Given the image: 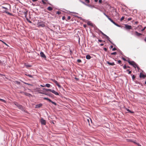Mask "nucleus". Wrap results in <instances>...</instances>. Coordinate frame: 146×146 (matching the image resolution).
<instances>
[{"instance_id": "f257e3e1", "label": "nucleus", "mask_w": 146, "mask_h": 146, "mask_svg": "<svg viewBox=\"0 0 146 146\" xmlns=\"http://www.w3.org/2000/svg\"><path fill=\"white\" fill-rule=\"evenodd\" d=\"M127 62L130 64L132 66L135 68H136V67L138 70H139L140 69L139 67L134 61H131L129 60H128Z\"/></svg>"}, {"instance_id": "f03ea898", "label": "nucleus", "mask_w": 146, "mask_h": 146, "mask_svg": "<svg viewBox=\"0 0 146 146\" xmlns=\"http://www.w3.org/2000/svg\"><path fill=\"white\" fill-rule=\"evenodd\" d=\"M14 104L21 111L24 112H25V110L24 108L22 106V105L19 104L17 102H14Z\"/></svg>"}, {"instance_id": "7ed1b4c3", "label": "nucleus", "mask_w": 146, "mask_h": 146, "mask_svg": "<svg viewBox=\"0 0 146 146\" xmlns=\"http://www.w3.org/2000/svg\"><path fill=\"white\" fill-rule=\"evenodd\" d=\"M98 31L100 32L102 34V35L104 36H105L107 40H108L112 44L114 45H114V44L110 40V38H109V37L106 35L104 34V33H103L99 29H98Z\"/></svg>"}, {"instance_id": "20e7f679", "label": "nucleus", "mask_w": 146, "mask_h": 146, "mask_svg": "<svg viewBox=\"0 0 146 146\" xmlns=\"http://www.w3.org/2000/svg\"><path fill=\"white\" fill-rule=\"evenodd\" d=\"M125 29L127 30L132 29V28L131 26L127 24H125Z\"/></svg>"}, {"instance_id": "39448f33", "label": "nucleus", "mask_w": 146, "mask_h": 146, "mask_svg": "<svg viewBox=\"0 0 146 146\" xmlns=\"http://www.w3.org/2000/svg\"><path fill=\"white\" fill-rule=\"evenodd\" d=\"M41 124L42 125H45L46 124V120L43 119V118H41L40 120Z\"/></svg>"}, {"instance_id": "423d86ee", "label": "nucleus", "mask_w": 146, "mask_h": 146, "mask_svg": "<svg viewBox=\"0 0 146 146\" xmlns=\"http://www.w3.org/2000/svg\"><path fill=\"white\" fill-rule=\"evenodd\" d=\"M38 27H44L45 26L44 24L43 23L39 22L38 23Z\"/></svg>"}, {"instance_id": "0eeeda50", "label": "nucleus", "mask_w": 146, "mask_h": 146, "mask_svg": "<svg viewBox=\"0 0 146 146\" xmlns=\"http://www.w3.org/2000/svg\"><path fill=\"white\" fill-rule=\"evenodd\" d=\"M86 5L87 6H88V7L91 8L92 9L93 8H95L96 9H98L100 11H102L100 9H98V8H97L96 7H95L94 6V5H90L86 4Z\"/></svg>"}, {"instance_id": "6e6552de", "label": "nucleus", "mask_w": 146, "mask_h": 146, "mask_svg": "<svg viewBox=\"0 0 146 146\" xmlns=\"http://www.w3.org/2000/svg\"><path fill=\"white\" fill-rule=\"evenodd\" d=\"M42 105V104L40 103L38 104H37L35 106V108H38L41 107Z\"/></svg>"}, {"instance_id": "1a4fd4ad", "label": "nucleus", "mask_w": 146, "mask_h": 146, "mask_svg": "<svg viewBox=\"0 0 146 146\" xmlns=\"http://www.w3.org/2000/svg\"><path fill=\"white\" fill-rule=\"evenodd\" d=\"M51 92L52 93H53L54 94L56 95H59V94L58 92L55 91L54 90H51Z\"/></svg>"}, {"instance_id": "9d476101", "label": "nucleus", "mask_w": 146, "mask_h": 146, "mask_svg": "<svg viewBox=\"0 0 146 146\" xmlns=\"http://www.w3.org/2000/svg\"><path fill=\"white\" fill-rule=\"evenodd\" d=\"M51 92L52 93H53L54 94L56 95H59V94L58 92L55 91L54 90H51Z\"/></svg>"}, {"instance_id": "9b49d317", "label": "nucleus", "mask_w": 146, "mask_h": 146, "mask_svg": "<svg viewBox=\"0 0 146 146\" xmlns=\"http://www.w3.org/2000/svg\"><path fill=\"white\" fill-rule=\"evenodd\" d=\"M146 77V75H144L143 73H140V75L139 76V77L140 78H145Z\"/></svg>"}, {"instance_id": "f8f14e48", "label": "nucleus", "mask_w": 146, "mask_h": 146, "mask_svg": "<svg viewBox=\"0 0 146 146\" xmlns=\"http://www.w3.org/2000/svg\"><path fill=\"white\" fill-rule=\"evenodd\" d=\"M40 55L41 57L44 58H46V56L43 52H40Z\"/></svg>"}, {"instance_id": "ddd939ff", "label": "nucleus", "mask_w": 146, "mask_h": 146, "mask_svg": "<svg viewBox=\"0 0 146 146\" xmlns=\"http://www.w3.org/2000/svg\"><path fill=\"white\" fill-rule=\"evenodd\" d=\"M135 33L136 35L138 36H139L142 35V34L139 33L137 31H135Z\"/></svg>"}, {"instance_id": "4468645a", "label": "nucleus", "mask_w": 146, "mask_h": 146, "mask_svg": "<svg viewBox=\"0 0 146 146\" xmlns=\"http://www.w3.org/2000/svg\"><path fill=\"white\" fill-rule=\"evenodd\" d=\"M107 64H108L109 65H111V66H113V65H115V63L113 62H112V63H110V62H109V61H107Z\"/></svg>"}, {"instance_id": "2eb2a0df", "label": "nucleus", "mask_w": 146, "mask_h": 146, "mask_svg": "<svg viewBox=\"0 0 146 146\" xmlns=\"http://www.w3.org/2000/svg\"><path fill=\"white\" fill-rule=\"evenodd\" d=\"M43 90H44V91L47 92L48 91H50L51 92V90L50 89H46L45 88H43Z\"/></svg>"}, {"instance_id": "dca6fc26", "label": "nucleus", "mask_w": 146, "mask_h": 146, "mask_svg": "<svg viewBox=\"0 0 146 146\" xmlns=\"http://www.w3.org/2000/svg\"><path fill=\"white\" fill-rule=\"evenodd\" d=\"M43 94L49 96H51L52 95L51 93L48 92H45V93H44Z\"/></svg>"}, {"instance_id": "f3484780", "label": "nucleus", "mask_w": 146, "mask_h": 146, "mask_svg": "<svg viewBox=\"0 0 146 146\" xmlns=\"http://www.w3.org/2000/svg\"><path fill=\"white\" fill-rule=\"evenodd\" d=\"M86 58L87 59L89 60L91 58V57L90 55L87 54L86 55Z\"/></svg>"}, {"instance_id": "a211bd4d", "label": "nucleus", "mask_w": 146, "mask_h": 146, "mask_svg": "<svg viewBox=\"0 0 146 146\" xmlns=\"http://www.w3.org/2000/svg\"><path fill=\"white\" fill-rule=\"evenodd\" d=\"M114 25L116 26H117L119 27H121V26H120V25H119L117 24L114 21L112 23Z\"/></svg>"}, {"instance_id": "6ab92c4d", "label": "nucleus", "mask_w": 146, "mask_h": 146, "mask_svg": "<svg viewBox=\"0 0 146 146\" xmlns=\"http://www.w3.org/2000/svg\"><path fill=\"white\" fill-rule=\"evenodd\" d=\"M51 86V85L49 84H46L45 85V87H46L48 88H50Z\"/></svg>"}, {"instance_id": "aec40b11", "label": "nucleus", "mask_w": 146, "mask_h": 146, "mask_svg": "<svg viewBox=\"0 0 146 146\" xmlns=\"http://www.w3.org/2000/svg\"><path fill=\"white\" fill-rule=\"evenodd\" d=\"M43 99L45 100H48L49 102H51V100L50 99L48 98H47L44 97L43 98Z\"/></svg>"}, {"instance_id": "412c9836", "label": "nucleus", "mask_w": 146, "mask_h": 146, "mask_svg": "<svg viewBox=\"0 0 146 146\" xmlns=\"http://www.w3.org/2000/svg\"><path fill=\"white\" fill-rule=\"evenodd\" d=\"M47 9L49 11H51L53 9L52 7H48L47 8Z\"/></svg>"}, {"instance_id": "4be33fe9", "label": "nucleus", "mask_w": 146, "mask_h": 146, "mask_svg": "<svg viewBox=\"0 0 146 146\" xmlns=\"http://www.w3.org/2000/svg\"><path fill=\"white\" fill-rule=\"evenodd\" d=\"M126 110L127 111H128V112H129V113H133V111H131L130 110L126 108Z\"/></svg>"}, {"instance_id": "5701e85b", "label": "nucleus", "mask_w": 146, "mask_h": 146, "mask_svg": "<svg viewBox=\"0 0 146 146\" xmlns=\"http://www.w3.org/2000/svg\"><path fill=\"white\" fill-rule=\"evenodd\" d=\"M25 95L26 96H31V94L27 93H25Z\"/></svg>"}, {"instance_id": "b1692460", "label": "nucleus", "mask_w": 146, "mask_h": 146, "mask_svg": "<svg viewBox=\"0 0 146 146\" xmlns=\"http://www.w3.org/2000/svg\"><path fill=\"white\" fill-rule=\"evenodd\" d=\"M87 24L88 25H90V26H92V23H91L90 21H88L87 23Z\"/></svg>"}, {"instance_id": "393cba45", "label": "nucleus", "mask_w": 146, "mask_h": 146, "mask_svg": "<svg viewBox=\"0 0 146 146\" xmlns=\"http://www.w3.org/2000/svg\"><path fill=\"white\" fill-rule=\"evenodd\" d=\"M27 14H28V11H26V12H25L24 13V15H25V17H27Z\"/></svg>"}, {"instance_id": "a878e982", "label": "nucleus", "mask_w": 146, "mask_h": 146, "mask_svg": "<svg viewBox=\"0 0 146 146\" xmlns=\"http://www.w3.org/2000/svg\"><path fill=\"white\" fill-rule=\"evenodd\" d=\"M117 51H118L119 53L121 55H123L122 52L119 49H118Z\"/></svg>"}, {"instance_id": "bb28decb", "label": "nucleus", "mask_w": 146, "mask_h": 146, "mask_svg": "<svg viewBox=\"0 0 146 146\" xmlns=\"http://www.w3.org/2000/svg\"><path fill=\"white\" fill-rule=\"evenodd\" d=\"M50 102L52 103V104H54V105H55V106H56L57 105L56 104L55 102L52 101L51 100V102Z\"/></svg>"}, {"instance_id": "cd10ccee", "label": "nucleus", "mask_w": 146, "mask_h": 146, "mask_svg": "<svg viewBox=\"0 0 146 146\" xmlns=\"http://www.w3.org/2000/svg\"><path fill=\"white\" fill-rule=\"evenodd\" d=\"M4 12H5V13H6L8 15H12V14L11 13H10L9 12L6 11H4Z\"/></svg>"}, {"instance_id": "c85d7f7f", "label": "nucleus", "mask_w": 146, "mask_h": 146, "mask_svg": "<svg viewBox=\"0 0 146 146\" xmlns=\"http://www.w3.org/2000/svg\"><path fill=\"white\" fill-rule=\"evenodd\" d=\"M25 66L27 68L30 67L31 66V65L29 64H26Z\"/></svg>"}, {"instance_id": "c756f323", "label": "nucleus", "mask_w": 146, "mask_h": 146, "mask_svg": "<svg viewBox=\"0 0 146 146\" xmlns=\"http://www.w3.org/2000/svg\"><path fill=\"white\" fill-rule=\"evenodd\" d=\"M53 81L57 85V84H58V82L57 81H56L55 80H53Z\"/></svg>"}, {"instance_id": "7c9ffc66", "label": "nucleus", "mask_w": 146, "mask_h": 146, "mask_svg": "<svg viewBox=\"0 0 146 146\" xmlns=\"http://www.w3.org/2000/svg\"><path fill=\"white\" fill-rule=\"evenodd\" d=\"M0 101L4 103H5L6 102V101L5 100L2 99H0Z\"/></svg>"}, {"instance_id": "2f4dec72", "label": "nucleus", "mask_w": 146, "mask_h": 146, "mask_svg": "<svg viewBox=\"0 0 146 146\" xmlns=\"http://www.w3.org/2000/svg\"><path fill=\"white\" fill-rule=\"evenodd\" d=\"M80 2H81L83 4H84V5H86V3L82 1H81V0H80Z\"/></svg>"}, {"instance_id": "473e14b6", "label": "nucleus", "mask_w": 146, "mask_h": 146, "mask_svg": "<svg viewBox=\"0 0 146 146\" xmlns=\"http://www.w3.org/2000/svg\"><path fill=\"white\" fill-rule=\"evenodd\" d=\"M1 7L3 8V9H5L6 10H8V9L6 7H4L3 6H2Z\"/></svg>"}, {"instance_id": "72a5a7b5", "label": "nucleus", "mask_w": 146, "mask_h": 146, "mask_svg": "<svg viewBox=\"0 0 146 146\" xmlns=\"http://www.w3.org/2000/svg\"><path fill=\"white\" fill-rule=\"evenodd\" d=\"M117 54V53L116 52H114L111 53V55H115Z\"/></svg>"}, {"instance_id": "f704fd0d", "label": "nucleus", "mask_w": 146, "mask_h": 146, "mask_svg": "<svg viewBox=\"0 0 146 146\" xmlns=\"http://www.w3.org/2000/svg\"><path fill=\"white\" fill-rule=\"evenodd\" d=\"M56 13L58 14V15H60L61 13V12L60 11H58L57 13Z\"/></svg>"}, {"instance_id": "c9c22d12", "label": "nucleus", "mask_w": 146, "mask_h": 146, "mask_svg": "<svg viewBox=\"0 0 146 146\" xmlns=\"http://www.w3.org/2000/svg\"><path fill=\"white\" fill-rule=\"evenodd\" d=\"M123 68L124 69H126L127 66H126L125 64L124 65V66H123Z\"/></svg>"}, {"instance_id": "e433bc0d", "label": "nucleus", "mask_w": 146, "mask_h": 146, "mask_svg": "<svg viewBox=\"0 0 146 146\" xmlns=\"http://www.w3.org/2000/svg\"><path fill=\"white\" fill-rule=\"evenodd\" d=\"M24 83L25 84H27V85H32L31 84H30L29 83H26V82H24Z\"/></svg>"}, {"instance_id": "4c0bfd02", "label": "nucleus", "mask_w": 146, "mask_h": 146, "mask_svg": "<svg viewBox=\"0 0 146 146\" xmlns=\"http://www.w3.org/2000/svg\"><path fill=\"white\" fill-rule=\"evenodd\" d=\"M124 19V17H122L121 18V19L120 20L121 21H122Z\"/></svg>"}, {"instance_id": "58836bf2", "label": "nucleus", "mask_w": 146, "mask_h": 146, "mask_svg": "<svg viewBox=\"0 0 146 146\" xmlns=\"http://www.w3.org/2000/svg\"><path fill=\"white\" fill-rule=\"evenodd\" d=\"M77 61L79 63H80L81 62V60L80 59H78Z\"/></svg>"}, {"instance_id": "ea45409f", "label": "nucleus", "mask_w": 146, "mask_h": 146, "mask_svg": "<svg viewBox=\"0 0 146 146\" xmlns=\"http://www.w3.org/2000/svg\"><path fill=\"white\" fill-rule=\"evenodd\" d=\"M132 79L133 80L135 78V76L134 75H133L132 76Z\"/></svg>"}, {"instance_id": "a19ab883", "label": "nucleus", "mask_w": 146, "mask_h": 146, "mask_svg": "<svg viewBox=\"0 0 146 146\" xmlns=\"http://www.w3.org/2000/svg\"><path fill=\"white\" fill-rule=\"evenodd\" d=\"M117 62H118V64H121V60H118Z\"/></svg>"}, {"instance_id": "79ce46f5", "label": "nucleus", "mask_w": 146, "mask_h": 146, "mask_svg": "<svg viewBox=\"0 0 146 146\" xmlns=\"http://www.w3.org/2000/svg\"><path fill=\"white\" fill-rule=\"evenodd\" d=\"M138 146H141L139 143H135Z\"/></svg>"}, {"instance_id": "37998d69", "label": "nucleus", "mask_w": 146, "mask_h": 146, "mask_svg": "<svg viewBox=\"0 0 146 146\" xmlns=\"http://www.w3.org/2000/svg\"><path fill=\"white\" fill-rule=\"evenodd\" d=\"M56 85L57 86H58L59 88H61V86L60 85H59L58 83V84H57Z\"/></svg>"}, {"instance_id": "c03bdc74", "label": "nucleus", "mask_w": 146, "mask_h": 146, "mask_svg": "<svg viewBox=\"0 0 146 146\" xmlns=\"http://www.w3.org/2000/svg\"><path fill=\"white\" fill-rule=\"evenodd\" d=\"M27 76H28L29 77H31V78L32 77V76L30 74H28V75H27Z\"/></svg>"}, {"instance_id": "a18cd8bd", "label": "nucleus", "mask_w": 146, "mask_h": 146, "mask_svg": "<svg viewBox=\"0 0 146 146\" xmlns=\"http://www.w3.org/2000/svg\"><path fill=\"white\" fill-rule=\"evenodd\" d=\"M122 59L124 61H127V60L125 58L123 57H122Z\"/></svg>"}, {"instance_id": "49530a36", "label": "nucleus", "mask_w": 146, "mask_h": 146, "mask_svg": "<svg viewBox=\"0 0 146 146\" xmlns=\"http://www.w3.org/2000/svg\"><path fill=\"white\" fill-rule=\"evenodd\" d=\"M116 48H114L112 49V51H115L116 50Z\"/></svg>"}, {"instance_id": "de8ad7c7", "label": "nucleus", "mask_w": 146, "mask_h": 146, "mask_svg": "<svg viewBox=\"0 0 146 146\" xmlns=\"http://www.w3.org/2000/svg\"><path fill=\"white\" fill-rule=\"evenodd\" d=\"M146 28V27H145L144 28L142 29L141 30V31H143L145 30V29Z\"/></svg>"}, {"instance_id": "09e8293b", "label": "nucleus", "mask_w": 146, "mask_h": 146, "mask_svg": "<svg viewBox=\"0 0 146 146\" xmlns=\"http://www.w3.org/2000/svg\"><path fill=\"white\" fill-rule=\"evenodd\" d=\"M70 19V16H68L67 17V19L69 20Z\"/></svg>"}, {"instance_id": "8fccbe9b", "label": "nucleus", "mask_w": 146, "mask_h": 146, "mask_svg": "<svg viewBox=\"0 0 146 146\" xmlns=\"http://www.w3.org/2000/svg\"><path fill=\"white\" fill-rule=\"evenodd\" d=\"M131 19H132V18H128V19L127 20L128 21H130V20H131Z\"/></svg>"}, {"instance_id": "3c124183", "label": "nucleus", "mask_w": 146, "mask_h": 146, "mask_svg": "<svg viewBox=\"0 0 146 146\" xmlns=\"http://www.w3.org/2000/svg\"><path fill=\"white\" fill-rule=\"evenodd\" d=\"M85 1L88 3L90 2L89 0H85Z\"/></svg>"}, {"instance_id": "603ef678", "label": "nucleus", "mask_w": 146, "mask_h": 146, "mask_svg": "<svg viewBox=\"0 0 146 146\" xmlns=\"http://www.w3.org/2000/svg\"><path fill=\"white\" fill-rule=\"evenodd\" d=\"M104 50L106 51L107 50V49L106 48H104Z\"/></svg>"}, {"instance_id": "864d4df0", "label": "nucleus", "mask_w": 146, "mask_h": 146, "mask_svg": "<svg viewBox=\"0 0 146 146\" xmlns=\"http://www.w3.org/2000/svg\"><path fill=\"white\" fill-rule=\"evenodd\" d=\"M102 0H99V3H102Z\"/></svg>"}, {"instance_id": "5fc2aeb1", "label": "nucleus", "mask_w": 146, "mask_h": 146, "mask_svg": "<svg viewBox=\"0 0 146 146\" xmlns=\"http://www.w3.org/2000/svg\"><path fill=\"white\" fill-rule=\"evenodd\" d=\"M98 41L99 42H102V41H102V40H100V39H98Z\"/></svg>"}, {"instance_id": "6e6d98bb", "label": "nucleus", "mask_w": 146, "mask_h": 146, "mask_svg": "<svg viewBox=\"0 0 146 146\" xmlns=\"http://www.w3.org/2000/svg\"><path fill=\"white\" fill-rule=\"evenodd\" d=\"M65 19V17L64 16H63L62 18V19L63 20H64V19Z\"/></svg>"}, {"instance_id": "4d7b16f0", "label": "nucleus", "mask_w": 146, "mask_h": 146, "mask_svg": "<svg viewBox=\"0 0 146 146\" xmlns=\"http://www.w3.org/2000/svg\"><path fill=\"white\" fill-rule=\"evenodd\" d=\"M131 73V71H129L128 72V74H130Z\"/></svg>"}, {"instance_id": "13d9d810", "label": "nucleus", "mask_w": 146, "mask_h": 146, "mask_svg": "<svg viewBox=\"0 0 146 146\" xmlns=\"http://www.w3.org/2000/svg\"><path fill=\"white\" fill-rule=\"evenodd\" d=\"M3 43L5 45H6L7 46H8L7 44L6 43H5V42H3Z\"/></svg>"}, {"instance_id": "bf43d9fd", "label": "nucleus", "mask_w": 146, "mask_h": 146, "mask_svg": "<svg viewBox=\"0 0 146 146\" xmlns=\"http://www.w3.org/2000/svg\"><path fill=\"white\" fill-rule=\"evenodd\" d=\"M89 119H87V121H88V123H89V125H90V122H89Z\"/></svg>"}, {"instance_id": "052dcab7", "label": "nucleus", "mask_w": 146, "mask_h": 146, "mask_svg": "<svg viewBox=\"0 0 146 146\" xmlns=\"http://www.w3.org/2000/svg\"><path fill=\"white\" fill-rule=\"evenodd\" d=\"M108 19L110 20V21H111V19L109 17L108 18Z\"/></svg>"}, {"instance_id": "680f3d73", "label": "nucleus", "mask_w": 146, "mask_h": 146, "mask_svg": "<svg viewBox=\"0 0 146 146\" xmlns=\"http://www.w3.org/2000/svg\"><path fill=\"white\" fill-rule=\"evenodd\" d=\"M108 19L110 20V21H111V19L109 17L108 18Z\"/></svg>"}, {"instance_id": "e2e57ef3", "label": "nucleus", "mask_w": 146, "mask_h": 146, "mask_svg": "<svg viewBox=\"0 0 146 146\" xmlns=\"http://www.w3.org/2000/svg\"><path fill=\"white\" fill-rule=\"evenodd\" d=\"M83 26L84 27L86 28V25L85 24Z\"/></svg>"}, {"instance_id": "0e129e2a", "label": "nucleus", "mask_w": 146, "mask_h": 146, "mask_svg": "<svg viewBox=\"0 0 146 146\" xmlns=\"http://www.w3.org/2000/svg\"><path fill=\"white\" fill-rule=\"evenodd\" d=\"M25 18H26V19H27V21H28L29 19H28V17H25Z\"/></svg>"}, {"instance_id": "69168bd1", "label": "nucleus", "mask_w": 146, "mask_h": 146, "mask_svg": "<svg viewBox=\"0 0 146 146\" xmlns=\"http://www.w3.org/2000/svg\"><path fill=\"white\" fill-rule=\"evenodd\" d=\"M70 52L71 54V53H72V50H70Z\"/></svg>"}, {"instance_id": "338daca9", "label": "nucleus", "mask_w": 146, "mask_h": 146, "mask_svg": "<svg viewBox=\"0 0 146 146\" xmlns=\"http://www.w3.org/2000/svg\"><path fill=\"white\" fill-rule=\"evenodd\" d=\"M105 16L107 18H108L109 17L106 14V15H105Z\"/></svg>"}, {"instance_id": "774afa93", "label": "nucleus", "mask_w": 146, "mask_h": 146, "mask_svg": "<svg viewBox=\"0 0 146 146\" xmlns=\"http://www.w3.org/2000/svg\"><path fill=\"white\" fill-rule=\"evenodd\" d=\"M105 16L107 18H108L109 17L106 14V15H105Z\"/></svg>"}]
</instances>
